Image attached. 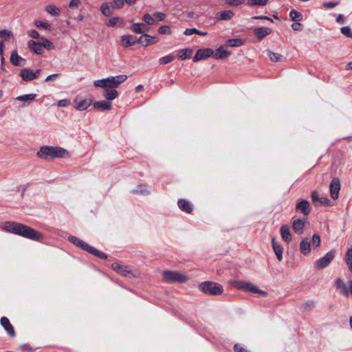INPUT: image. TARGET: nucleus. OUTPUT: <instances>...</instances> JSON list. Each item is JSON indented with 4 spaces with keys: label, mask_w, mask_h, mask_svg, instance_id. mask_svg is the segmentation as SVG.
<instances>
[{
    "label": "nucleus",
    "mask_w": 352,
    "mask_h": 352,
    "mask_svg": "<svg viewBox=\"0 0 352 352\" xmlns=\"http://www.w3.org/2000/svg\"><path fill=\"white\" fill-rule=\"evenodd\" d=\"M28 35L33 38H39V33L35 30H30L28 31Z\"/></svg>",
    "instance_id": "58"
},
{
    "label": "nucleus",
    "mask_w": 352,
    "mask_h": 352,
    "mask_svg": "<svg viewBox=\"0 0 352 352\" xmlns=\"http://www.w3.org/2000/svg\"><path fill=\"white\" fill-rule=\"evenodd\" d=\"M74 103L76 109L83 111L91 104L92 100L90 98H83L80 96H77L74 99Z\"/></svg>",
    "instance_id": "9"
},
{
    "label": "nucleus",
    "mask_w": 352,
    "mask_h": 352,
    "mask_svg": "<svg viewBox=\"0 0 352 352\" xmlns=\"http://www.w3.org/2000/svg\"><path fill=\"white\" fill-rule=\"evenodd\" d=\"M45 10L53 16H57L60 14V9L55 6L49 5L45 7Z\"/></svg>",
    "instance_id": "39"
},
{
    "label": "nucleus",
    "mask_w": 352,
    "mask_h": 352,
    "mask_svg": "<svg viewBox=\"0 0 352 352\" xmlns=\"http://www.w3.org/2000/svg\"><path fill=\"white\" fill-rule=\"evenodd\" d=\"M335 284L337 290L339 292L340 294L346 297H349V292L347 289V286L341 278H337L336 280Z\"/></svg>",
    "instance_id": "17"
},
{
    "label": "nucleus",
    "mask_w": 352,
    "mask_h": 352,
    "mask_svg": "<svg viewBox=\"0 0 352 352\" xmlns=\"http://www.w3.org/2000/svg\"><path fill=\"white\" fill-rule=\"evenodd\" d=\"M336 256V250L328 252L323 257L319 258L314 263V267L317 270H322L327 267L333 260Z\"/></svg>",
    "instance_id": "8"
},
{
    "label": "nucleus",
    "mask_w": 352,
    "mask_h": 352,
    "mask_svg": "<svg viewBox=\"0 0 352 352\" xmlns=\"http://www.w3.org/2000/svg\"><path fill=\"white\" fill-rule=\"evenodd\" d=\"M159 41V37L151 36L147 34H143L138 39V43H140L144 47H147L157 43Z\"/></svg>",
    "instance_id": "10"
},
{
    "label": "nucleus",
    "mask_w": 352,
    "mask_h": 352,
    "mask_svg": "<svg viewBox=\"0 0 352 352\" xmlns=\"http://www.w3.org/2000/svg\"><path fill=\"white\" fill-rule=\"evenodd\" d=\"M340 3L339 1H336V2H332V1H329V2H325L323 3V6L326 8H334L337 6H338Z\"/></svg>",
    "instance_id": "55"
},
{
    "label": "nucleus",
    "mask_w": 352,
    "mask_h": 352,
    "mask_svg": "<svg viewBox=\"0 0 352 352\" xmlns=\"http://www.w3.org/2000/svg\"><path fill=\"white\" fill-rule=\"evenodd\" d=\"M20 76L25 81H30L37 78V75L34 73L33 70L24 68L21 70Z\"/></svg>",
    "instance_id": "21"
},
{
    "label": "nucleus",
    "mask_w": 352,
    "mask_h": 352,
    "mask_svg": "<svg viewBox=\"0 0 352 352\" xmlns=\"http://www.w3.org/2000/svg\"><path fill=\"white\" fill-rule=\"evenodd\" d=\"M68 241L70 243L74 244L75 245L80 248L83 250H85V251L100 258H102V259L107 258V255L105 253L98 250L95 248L89 245V244L85 243L84 241L78 239V237H76L75 236H69L68 237Z\"/></svg>",
    "instance_id": "4"
},
{
    "label": "nucleus",
    "mask_w": 352,
    "mask_h": 352,
    "mask_svg": "<svg viewBox=\"0 0 352 352\" xmlns=\"http://www.w3.org/2000/svg\"><path fill=\"white\" fill-rule=\"evenodd\" d=\"M244 0H226V3L232 6H238L243 3Z\"/></svg>",
    "instance_id": "51"
},
{
    "label": "nucleus",
    "mask_w": 352,
    "mask_h": 352,
    "mask_svg": "<svg viewBox=\"0 0 352 352\" xmlns=\"http://www.w3.org/2000/svg\"><path fill=\"white\" fill-rule=\"evenodd\" d=\"M153 16L156 18L157 21H164L166 18V14L163 12H155Z\"/></svg>",
    "instance_id": "57"
},
{
    "label": "nucleus",
    "mask_w": 352,
    "mask_h": 352,
    "mask_svg": "<svg viewBox=\"0 0 352 352\" xmlns=\"http://www.w3.org/2000/svg\"><path fill=\"white\" fill-rule=\"evenodd\" d=\"M320 236L318 233H314L312 236V243L314 248H318L320 245Z\"/></svg>",
    "instance_id": "47"
},
{
    "label": "nucleus",
    "mask_w": 352,
    "mask_h": 352,
    "mask_svg": "<svg viewBox=\"0 0 352 352\" xmlns=\"http://www.w3.org/2000/svg\"><path fill=\"white\" fill-rule=\"evenodd\" d=\"M69 104V102L67 100H61L58 102V106L60 107H67Z\"/></svg>",
    "instance_id": "63"
},
{
    "label": "nucleus",
    "mask_w": 352,
    "mask_h": 352,
    "mask_svg": "<svg viewBox=\"0 0 352 352\" xmlns=\"http://www.w3.org/2000/svg\"><path fill=\"white\" fill-rule=\"evenodd\" d=\"M300 249L304 255L309 254L311 250V243L308 238L303 239L300 243Z\"/></svg>",
    "instance_id": "29"
},
{
    "label": "nucleus",
    "mask_w": 352,
    "mask_h": 352,
    "mask_svg": "<svg viewBox=\"0 0 352 352\" xmlns=\"http://www.w3.org/2000/svg\"><path fill=\"white\" fill-rule=\"evenodd\" d=\"M307 219L302 220L300 219H294L292 222V228L295 232L301 234L304 230Z\"/></svg>",
    "instance_id": "22"
},
{
    "label": "nucleus",
    "mask_w": 352,
    "mask_h": 352,
    "mask_svg": "<svg viewBox=\"0 0 352 352\" xmlns=\"http://www.w3.org/2000/svg\"><path fill=\"white\" fill-rule=\"evenodd\" d=\"M184 34L186 36H190L193 34H197L198 35H201V36H205L208 33L207 32H202V31H200L196 28H187L186 29V30L184 31Z\"/></svg>",
    "instance_id": "35"
},
{
    "label": "nucleus",
    "mask_w": 352,
    "mask_h": 352,
    "mask_svg": "<svg viewBox=\"0 0 352 352\" xmlns=\"http://www.w3.org/2000/svg\"><path fill=\"white\" fill-rule=\"evenodd\" d=\"M289 16L291 19L294 21H301L302 19V14L295 10H292L290 12Z\"/></svg>",
    "instance_id": "41"
},
{
    "label": "nucleus",
    "mask_w": 352,
    "mask_h": 352,
    "mask_svg": "<svg viewBox=\"0 0 352 352\" xmlns=\"http://www.w3.org/2000/svg\"><path fill=\"white\" fill-rule=\"evenodd\" d=\"M230 52L225 49L223 46H220L215 51L213 50L212 57L215 59H223L228 58Z\"/></svg>",
    "instance_id": "18"
},
{
    "label": "nucleus",
    "mask_w": 352,
    "mask_h": 352,
    "mask_svg": "<svg viewBox=\"0 0 352 352\" xmlns=\"http://www.w3.org/2000/svg\"><path fill=\"white\" fill-rule=\"evenodd\" d=\"M107 26L113 27L116 25H118L121 28H124L125 22L123 19L120 17H112L108 20V22L106 23Z\"/></svg>",
    "instance_id": "30"
},
{
    "label": "nucleus",
    "mask_w": 352,
    "mask_h": 352,
    "mask_svg": "<svg viewBox=\"0 0 352 352\" xmlns=\"http://www.w3.org/2000/svg\"><path fill=\"white\" fill-rule=\"evenodd\" d=\"M100 11L105 16H109L112 14L111 6L109 3H104L100 6Z\"/></svg>",
    "instance_id": "36"
},
{
    "label": "nucleus",
    "mask_w": 352,
    "mask_h": 352,
    "mask_svg": "<svg viewBox=\"0 0 352 352\" xmlns=\"http://www.w3.org/2000/svg\"><path fill=\"white\" fill-rule=\"evenodd\" d=\"M234 350L235 352H251L249 350H248L247 349L243 347L239 344H235L234 345Z\"/></svg>",
    "instance_id": "52"
},
{
    "label": "nucleus",
    "mask_w": 352,
    "mask_h": 352,
    "mask_svg": "<svg viewBox=\"0 0 352 352\" xmlns=\"http://www.w3.org/2000/svg\"><path fill=\"white\" fill-rule=\"evenodd\" d=\"M192 54V50L190 48H186V49H183L179 51V54L178 56H179V58H180L182 60H185V59L190 58Z\"/></svg>",
    "instance_id": "32"
},
{
    "label": "nucleus",
    "mask_w": 352,
    "mask_h": 352,
    "mask_svg": "<svg viewBox=\"0 0 352 352\" xmlns=\"http://www.w3.org/2000/svg\"><path fill=\"white\" fill-rule=\"evenodd\" d=\"M230 283L232 286L234 287L237 289L243 290L252 294H261L263 295L267 294L266 292L258 289L256 285L250 282L243 280H230Z\"/></svg>",
    "instance_id": "6"
},
{
    "label": "nucleus",
    "mask_w": 352,
    "mask_h": 352,
    "mask_svg": "<svg viewBox=\"0 0 352 352\" xmlns=\"http://www.w3.org/2000/svg\"><path fill=\"white\" fill-rule=\"evenodd\" d=\"M296 210L302 212L305 216L309 215L311 212L309 202L305 199L298 200L296 205Z\"/></svg>",
    "instance_id": "13"
},
{
    "label": "nucleus",
    "mask_w": 352,
    "mask_h": 352,
    "mask_svg": "<svg viewBox=\"0 0 352 352\" xmlns=\"http://www.w3.org/2000/svg\"><path fill=\"white\" fill-rule=\"evenodd\" d=\"M272 248H273L274 252L276 256L277 259L279 261H281L283 259V248L282 245L277 243L276 242L274 238L272 239Z\"/></svg>",
    "instance_id": "27"
},
{
    "label": "nucleus",
    "mask_w": 352,
    "mask_h": 352,
    "mask_svg": "<svg viewBox=\"0 0 352 352\" xmlns=\"http://www.w3.org/2000/svg\"><path fill=\"white\" fill-rule=\"evenodd\" d=\"M252 19H264V20H267L271 22H273V20L271 18L266 16H255Z\"/></svg>",
    "instance_id": "64"
},
{
    "label": "nucleus",
    "mask_w": 352,
    "mask_h": 352,
    "mask_svg": "<svg viewBox=\"0 0 352 352\" xmlns=\"http://www.w3.org/2000/svg\"><path fill=\"white\" fill-rule=\"evenodd\" d=\"M213 55V50L210 48L199 49L197 51L195 56L193 57V61L197 62L199 60L206 59Z\"/></svg>",
    "instance_id": "12"
},
{
    "label": "nucleus",
    "mask_w": 352,
    "mask_h": 352,
    "mask_svg": "<svg viewBox=\"0 0 352 352\" xmlns=\"http://www.w3.org/2000/svg\"><path fill=\"white\" fill-rule=\"evenodd\" d=\"M0 323L10 337H15L14 329L7 317L3 316L0 320Z\"/></svg>",
    "instance_id": "15"
},
{
    "label": "nucleus",
    "mask_w": 352,
    "mask_h": 352,
    "mask_svg": "<svg viewBox=\"0 0 352 352\" xmlns=\"http://www.w3.org/2000/svg\"><path fill=\"white\" fill-rule=\"evenodd\" d=\"M3 230L32 241H41L43 239V236L40 232L20 223L7 221L3 224Z\"/></svg>",
    "instance_id": "2"
},
{
    "label": "nucleus",
    "mask_w": 352,
    "mask_h": 352,
    "mask_svg": "<svg viewBox=\"0 0 352 352\" xmlns=\"http://www.w3.org/2000/svg\"><path fill=\"white\" fill-rule=\"evenodd\" d=\"M318 203L321 206H329L331 201L327 197H321Z\"/></svg>",
    "instance_id": "56"
},
{
    "label": "nucleus",
    "mask_w": 352,
    "mask_h": 352,
    "mask_svg": "<svg viewBox=\"0 0 352 352\" xmlns=\"http://www.w3.org/2000/svg\"><path fill=\"white\" fill-rule=\"evenodd\" d=\"M36 95L34 94H25L22 96H19L16 98L17 100L20 101H30L33 100L36 98Z\"/></svg>",
    "instance_id": "43"
},
{
    "label": "nucleus",
    "mask_w": 352,
    "mask_h": 352,
    "mask_svg": "<svg viewBox=\"0 0 352 352\" xmlns=\"http://www.w3.org/2000/svg\"><path fill=\"white\" fill-rule=\"evenodd\" d=\"M314 305H315L314 301H313V300L307 301L305 304V309L307 310H310L314 307Z\"/></svg>",
    "instance_id": "60"
},
{
    "label": "nucleus",
    "mask_w": 352,
    "mask_h": 352,
    "mask_svg": "<svg viewBox=\"0 0 352 352\" xmlns=\"http://www.w3.org/2000/svg\"><path fill=\"white\" fill-rule=\"evenodd\" d=\"M158 32L161 34H170V28L168 25H162L159 28Z\"/></svg>",
    "instance_id": "49"
},
{
    "label": "nucleus",
    "mask_w": 352,
    "mask_h": 352,
    "mask_svg": "<svg viewBox=\"0 0 352 352\" xmlns=\"http://www.w3.org/2000/svg\"><path fill=\"white\" fill-rule=\"evenodd\" d=\"M292 28L294 30L299 31L302 28V24L300 23H294L292 24Z\"/></svg>",
    "instance_id": "61"
},
{
    "label": "nucleus",
    "mask_w": 352,
    "mask_h": 352,
    "mask_svg": "<svg viewBox=\"0 0 352 352\" xmlns=\"http://www.w3.org/2000/svg\"><path fill=\"white\" fill-rule=\"evenodd\" d=\"M127 79V76L121 74L116 76H110L107 78L96 80L94 82V85L96 87L104 88L102 91V96L111 101L116 98L118 96V91L115 89L120 85Z\"/></svg>",
    "instance_id": "1"
},
{
    "label": "nucleus",
    "mask_w": 352,
    "mask_h": 352,
    "mask_svg": "<svg viewBox=\"0 0 352 352\" xmlns=\"http://www.w3.org/2000/svg\"><path fill=\"white\" fill-rule=\"evenodd\" d=\"M131 193L140 194V195H148L149 193V191L146 189V186L139 185L135 189H133L131 190Z\"/></svg>",
    "instance_id": "34"
},
{
    "label": "nucleus",
    "mask_w": 352,
    "mask_h": 352,
    "mask_svg": "<svg viewBox=\"0 0 352 352\" xmlns=\"http://www.w3.org/2000/svg\"><path fill=\"white\" fill-rule=\"evenodd\" d=\"M41 43L43 46V49L45 48L48 50H50L54 48L53 43L51 42L49 39L45 38L44 37L41 38Z\"/></svg>",
    "instance_id": "38"
},
{
    "label": "nucleus",
    "mask_w": 352,
    "mask_h": 352,
    "mask_svg": "<svg viewBox=\"0 0 352 352\" xmlns=\"http://www.w3.org/2000/svg\"><path fill=\"white\" fill-rule=\"evenodd\" d=\"M344 260L349 267V270L352 272V248L347 250Z\"/></svg>",
    "instance_id": "33"
},
{
    "label": "nucleus",
    "mask_w": 352,
    "mask_h": 352,
    "mask_svg": "<svg viewBox=\"0 0 352 352\" xmlns=\"http://www.w3.org/2000/svg\"><path fill=\"white\" fill-rule=\"evenodd\" d=\"M267 55L270 60L273 62H278L280 61L283 58V56L278 53H275L272 51L267 52Z\"/></svg>",
    "instance_id": "40"
},
{
    "label": "nucleus",
    "mask_w": 352,
    "mask_h": 352,
    "mask_svg": "<svg viewBox=\"0 0 352 352\" xmlns=\"http://www.w3.org/2000/svg\"><path fill=\"white\" fill-rule=\"evenodd\" d=\"M336 21L339 24H344L345 23L344 16L341 14H340L336 19Z\"/></svg>",
    "instance_id": "62"
},
{
    "label": "nucleus",
    "mask_w": 352,
    "mask_h": 352,
    "mask_svg": "<svg viewBox=\"0 0 352 352\" xmlns=\"http://www.w3.org/2000/svg\"><path fill=\"white\" fill-rule=\"evenodd\" d=\"M34 25L40 29H45V30H50V25L46 22L40 21V20H36L34 22Z\"/></svg>",
    "instance_id": "45"
},
{
    "label": "nucleus",
    "mask_w": 352,
    "mask_h": 352,
    "mask_svg": "<svg viewBox=\"0 0 352 352\" xmlns=\"http://www.w3.org/2000/svg\"><path fill=\"white\" fill-rule=\"evenodd\" d=\"M268 1L269 0H248L247 4L249 6H264Z\"/></svg>",
    "instance_id": "37"
},
{
    "label": "nucleus",
    "mask_w": 352,
    "mask_h": 352,
    "mask_svg": "<svg viewBox=\"0 0 352 352\" xmlns=\"http://www.w3.org/2000/svg\"><path fill=\"white\" fill-rule=\"evenodd\" d=\"M199 289L206 294L219 296L223 292V286L212 281H204L199 286Z\"/></svg>",
    "instance_id": "5"
},
{
    "label": "nucleus",
    "mask_w": 352,
    "mask_h": 352,
    "mask_svg": "<svg viewBox=\"0 0 352 352\" xmlns=\"http://www.w3.org/2000/svg\"><path fill=\"white\" fill-rule=\"evenodd\" d=\"M111 268L116 272L118 274H121L123 276L128 277L132 275V272L128 268L127 266L120 265L118 263H113L111 264Z\"/></svg>",
    "instance_id": "14"
},
{
    "label": "nucleus",
    "mask_w": 352,
    "mask_h": 352,
    "mask_svg": "<svg viewBox=\"0 0 352 352\" xmlns=\"http://www.w3.org/2000/svg\"><path fill=\"white\" fill-rule=\"evenodd\" d=\"M254 33L258 40L261 41L272 33V30L267 27L256 28L254 30Z\"/></svg>",
    "instance_id": "16"
},
{
    "label": "nucleus",
    "mask_w": 352,
    "mask_h": 352,
    "mask_svg": "<svg viewBox=\"0 0 352 352\" xmlns=\"http://www.w3.org/2000/svg\"><path fill=\"white\" fill-rule=\"evenodd\" d=\"M163 279L168 283H185L188 280V276L177 271L166 270L162 274Z\"/></svg>",
    "instance_id": "7"
},
{
    "label": "nucleus",
    "mask_w": 352,
    "mask_h": 352,
    "mask_svg": "<svg viewBox=\"0 0 352 352\" xmlns=\"http://www.w3.org/2000/svg\"><path fill=\"white\" fill-rule=\"evenodd\" d=\"M227 44L230 47H239L243 44V42L240 38H232L228 40Z\"/></svg>",
    "instance_id": "42"
},
{
    "label": "nucleus",
    "mask_w": 352,
    "mask_h": 352,
    "mask_svg": "<svg viewBox=\"0 0 352 352\" xmlns=\"http://www.w3.org/2000/svg\"><path fill=\"white\" fill-rule=\"evenodd\" d=\"M148 27L144 23H135L131 27V31L136 34H145L148 31Z\"/></svg>",
    "instance_id": "20"
},
{
    "label": "nucleus",
    "mask_w": 352,
    "mask_h": 352,
    "mask_svg": "<svg viewBox=\"0 0 352 352\" xmlns=\"http://www.w3.org/2000/svg\"><path fill=\"white\" fill-rule=\"evenodd\" d=\"M121 45L124 47H127L131 45H135L138 43V40L135 38V37L132 35H124L121 37L120 39Z\"/></svg>",
    "instance_id": "25"
},
{
    "label": "nucleus",
    "mask_w": 352,
    "mask_h": 352,
    "mask_svg": "<svg viewBox=\"0 0 352 352\" xmlns=\"http://www.w3.org/2000/svg\"><path fill=\"white\" fill-rule=\"evenodd\" d=\"M113 8H121L124 6V0H113Z\"/></svg>",
    "instance_id": "53"
},
{
    "label": "nucleus",
    "mask_w": 352,
    "mask_h": 352,
    "mask_svg": "<svg viewBox=\"0 0 352 352\" xmlns=\"http://www.w3.org/2000/svg\"><path fill=\"white\" fill-rule=\"evenodd\" d=\"M280 231L281 236L285 242L289 243V241H291L292 235L289 230V228L287 225H283L280 227Z\"/></svg>",
    "instance_id": "28"
},
{
    "label": "nucleus",
    "mask_w": 352,
    "mask_h": 352,
    "mask_svg": "<svg viewBox=\"0 0 352 352\" xmlns=\"http://www.w3.org/2000/svg\"><path fill=\"white\" fill-rule=\"evenodd\" d=\"M80 4V0H71L69 4L70 8H78Z\"/></svg>",
    "instance_id": "59"
},
{
    "label": "nucleus",
    "mask_w": 352,
    "mask_h": 352,
    "mask_svg": "<svg viewBox=\"0 0 352 352\" xmlns=\"http://www.w3.org/2000/svg\"><path fill=\"white\" fill-rule=\"evenodd\" d=\"M340 182L338 177H334L329 186L331 197L333 199H337L339 197V192L340 190Z\"/></svg>",
    "instance_id": "11"
},
{
    "label": "nucleus",
    "mask_w": 352,
    "mask_h": 352,
    "mask_svg": "<svg viewBox=\"0 0 352 352\" xmlns=\"http://www.w3.org/2000/svg\"><path fill=\"white\" fill-rule=\"evenodd\" d=\"M142 20L147 26L148 25H154L155 23V19L149 14H145L143 16Z\"/></svg>",
    "instance_id": "46"
},
{
    "label": "nucleus",
    "mask_w": 352,
    "mask_h": 352,
    "mask_svg": "<svg viewBox=\"0 0 352 352\" xmlns=\"http://www.w3.org/2000/svg\"><path fill=\"white\" fill-rule=\"evenodd\" d=\"M175 58V56L173 55H167L165 56H163L159 59V63L161 65H165L167 63H169L174 60Z\"/></svg>",
    "instance_id": "44"
},
{
    "label": "nucleus",
    "mask_w": 352,
    "mask_h": 352,
    "mask_svg": "<svg viewBox=\"0 0 352 352\" xmlns=\"http://www.w3.org/2000/svg\"><path fill=\"white\" fill-rule=\"evenodd\" d=\"M10 60L11 63L15 66H23L26 62L24 58L19 56L16 50L12 52Z\"/></svg>",
    "instance_id": "19"
},
{
    "label": "nucleus",
    "mask_w": 352,
    "mask_h": 352,
    "mask_svg": "<svg viewBox=\"0 0 352 352\" xmlns=\"http://www.w3.org/2000/svg\"><path fill=\"white\" fill-rule=\"evenodd\" d=\"M311 199L312 201L317 205L318 202L320 200L318 192L316 190H314L311 192Z\"/></svg>",
    "instance_id": "54"
},
{
    "label": "nucleus",
    "mask_w": 352,
    "mask_h": 352,
    "mask_svg": "<svg viewBox=\"0 0 352 352\" xmlns=\"http://www.w3.org/2000/svg\"><path fill=\"white\" fill-rule=\"evenodd\" d=\"M94 107L100 111H109L111 109V102L108 100L98 101L94 103Z\"/></svg>",
    "instance_id": "23"
},
{
    "label": "nucleus",
    "mask_w": 352,
    "mask_h": 352,
    "mask_svg": "<svg viewBox=\"0 0 352 352\" xmlns=\"http://www.w3.org/2000/svg\"><path fill=\"white\" fill-rule=\"evenodd\" d=\"M28 47L36 54H42L43 53V49L41 41L37 42L30 40L28 41Z\"/></svg>",
    "instance_id": "24"
},
{
    "label": "nucleus",
    "mask_w": 352,
    "mask_h": 352,
    "mask_svg": "<svg viewBox=\"0 0 352 352\" xmlns=\"http://www.w3.org/2000/svg\"><path fill=\"white\" fill-rule=\"evenodd\" d=\"M178 206L184 212L191 213L192 211V205L191 203L186 199H179L177 202Z\"/></svg>",
    "instance_id": "26"
},
{
    "label": "nucleus",
    "mask_w": 352,
    "mask_h": 352,
    "mask_svg": "<svg viewBox=\"0 0 352 352\" xmlns=\"http://www.w3.org/2000/svg\"><path fill=\"white\" fill-rule=\"evenodd\" d=\"M234 16V12L232 10H223L217 14L218 20H230Z\"/></svg>",
    "instance_id": "31"
},
{
    "label": "nucleus",
    "mask_w": 352,
    "mask_h": 352,
    "mask_svg": "<svg viewBox=\"0 0 352 352\" xmlns=\"http://www.w3.org/2000/svg\"><path fill=\"white\" fill-rule=\"evenodd\" d=\"M12 35V32L7 30H3L0 31V38L3 39H7V38L10 37Z\"/></svg>",
    "instance_id": "50"
},
{
    "label": "nucleus",
    "mask_w": 352,
    "mask_h": 352,
    "mask_svg": "<svg viewBox=\"0 0 352 352\" xmlns=\"http://www.w3.org/2000/svg\"><path fill=\"white\" fill-rule=\"evenodd\" d=\"M37 157L44 160H52L55 158H67L70 157L69 152L64 148L53 146H41L36 153Z\"/></svg>",
    "instance_id": "3"
},
{
    "label": "nucleus",
    "mask_w": 352,
    "mask_h": 352,
    "mask_svg": "<svg viewBox=\"0 0 352 352\" xmlns=\"http://www.w3.org/2000/svg\"><path fill=\"white\" fill-rule=\"evenodd\" d=\"M340 31L342 34L349 38H352V31L349 26H344L341 28Z\"/></svg>",
    "instance_id": "48"
}]
</instances>
